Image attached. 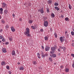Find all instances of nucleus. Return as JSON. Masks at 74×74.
<instances>
[{"label": "nucleus", "instance_id": "f257e3e1", "mask_svg": "<svg viewBox=\"0 0 74 74\" xmlns=\"http://www.w3.org/2000/svg\"><path fill=\"white\" fill-rule=\"evenodd\" d=\"M26 32H25L24 34L25 35H26L27 37H30L31 34H30V29L28 28H27L26 29Z\"/></svg>", "mask_w": 74, "mask_h": 74}, {"label": "nucleus", "instance_id": "f03ea898", "mask_svg": "<svg viewBox=\"0 0 74 74\" xmlns=\"http://www.w3.org/2000/svg\"><path fill=\"white\" fill-rule=\"evenodd\" d=\"M44 26L45 27H47L48 26V22L47 21L44 22Z\"/></svg>", "mask_w": 74, "mask_h": 74}, {"label": "nucleus", "instance_id": "7ed1b4c3", "mask_svg": "<svg viewBox=\"0 0 74 74\" xmlns=\"http://www.w3.org/2000/svg\"><path fill=\"white\" fill-rule=\"evenodd\" d=\"M38 11L40 12L41 14H43L44 12L43 9L42 8L39 10H38Z\"/></svg>", "mask_w": 74, "mask_h": 74}, {"label": "nucleus", "instance_id": "20e7f679", "mask_svg": "<svg viewBox=\"0 0 74 74\" xmlns=\"http://www.w3.org/2000/svg\"><path fill=\"white\" fill-rule=\"evenodd\" d=\"M42 58H45V56H48V54L46 53L45 54H44L43 53H42Z\"/></svg>", "mask_w": 74, "mask_h": 74}, {"label": "nucleus", "instance_id": "39448f33", "mask_svg": "<svg viewBox=\"0 0 74 74\" xmlns=\"http://www.w3.org/2000/svg\"><path fill=\"white\" fill-rule=\"evenodd\" d=\"M56 48H55V47H51V50L53 53H55V50H56Z\"/></svg>", "mask_w": 74, "mask_h": 74}, {"label": "nucleus", "instance_id": "423d86ee", "mask_svg": "<svg viewBox=\"0 0 74 74\" xmlns=\"http://www.w3.org/2000/svg\"><path fill=\"white\" fill-rule=\"evenodd\" d=\"M50 48V47H49V46L47 47L46 46V48H45L46 51H48L49 50Z\"/></svg>", "mask_w": 74, "mask_h": 74}, {"label": "nucleus", "instance_id": "0eeeda50", "mask_svg": "<svg viewBox=\"0 0 74 74\" xmlns=\"http://www.w3.org/2000/svg\"><path fill=\"white\" fill-rule=\"evenodd\" d=\"M2 7H3V8H5L7 7V4L5 3H2Z\"/></svg>", "mask_w": 74, "mask_h": 74}, {"label": "nucleus", "instance_id": "6e6552de", "mask_svg": "<svg viewBox=\"0 0 74 74\" xmlns=\"http://www.w3.org/2000/svg\"><path fill=\"white\" fill-rule=\"evenodd\" d=\"M50 56L52 58H56V54L54 53L52 55H50Z\"/></svg>", "mask_w": 74, "mask_h": 74}, {"label": "nucleus", "instance_id": "1a4fd4ad", "mask_svg": "<svg viewBox=\"0 0 74 74\" xmlns=\"http://www.w3.org/2000/svg\"><path fill=\"white\" fill-rule=\"evenodd\" d=\"M60 40L61 42H63V41H64V40L63 39V37H61L60 38Z\"/></svg>", "mask_w": 74, "mask_h": 74}, {"label": "nucleus", "instance_id": "9d476101", "mask_svg": "<svg viewBox=\"0 0 74 74\" xmlns=\"http://www.w3.org/2000/svg\"><path fill=\"white\" fill-rule=\"evenodd\" d=\"M2 51L3 52H4V53H6L7 52V51H6V49H5V48H3L2 49Z\"/></svg>", "mask_w": 74, "mask_h": 74}, {"label": "nucleus", "instance_id": "9b49d317", "mask_svg": "<svg viewBox=\"0 0 74 74\" xmlns=\"http://www.w3.org/2000/svg\"><path fill=\"white\" fill-rule=\"evenodd\" d=\"M11 30L12 32H14L15 31V29L14 28V27H11Z\"/></svg>", "mask_w": 74, "mask_h": 74}, {"label": "nucleus", "instance_id": "f8f14e48", "mask_svg": "<svg viewBox=\"0 0 74 74\" xmlns=\"http://www.w3.org/2000/svg\"><path fill=\"white\" fill-rule=\"evenodd\" d=\"M0 13L1 14H3V9H2V8H0Z\"/></svg>", "mask_w": 74, "mask_h": 74}, {"label": "nucleus", "instance_id": "ddd939ff", "mask_svg": "<svg viewBox=\"0 0 74 74\" xmlns=\"http://www.w3.org/2000/svg\"><path fill=\"white\" fill-rule=\"evenodd\" d=\"M4 13H5V14H7L8 13V10L6 9L4 10Z\"/></svg>", "mask_w": 74, "mask_h": 74}, {"label": "nucleus", "instance_id": "4468645a", "mask_svg": "<svg viewBox=\"0 0 74 74\" xmlns=\"http://www.w3.org/2000/svg\"><path fill=\"white\" fill-rule=\"evenodd\" d=\"M5 62L2 61L1 63V65H2V66H4V65H5Z\"/></svg>", "mask_w": 74, "mask_h": 74}, {"label": "nucleus", "instance_id": "2eb2a0df", "mask_svg": "<svg viewBox=\"0 0 74 74\" xmlns=\"http://www.w3.org/2000/svg\"><path fill=\"white\" fill-rule=\"evenodd\" d=\"M12 55L13 56L15 55V51L13 50L12 51Z\"/></svg>", "mask_w": 74, "mask_h": 74}, {"label": "nucleus", "instance_id": "dca6fc26", "mask_svg": "<svg viewBox=\"0 0 74 74\" xmlns=\"http://www.w3.org/2000/svg\"><path fill=\"white\" fill-rule=\"evenodd\" d=\"M69 8L70 10H71V9H72V6H71V5L70 4H69Z\"/></svg>", "mask_w": 74, "mask_h": 74}, {"label": "nucleus", "instance_id": "f3484780", "mask_svg": "<svg viewBox=\"0 0 74 74\" xmlns=\"http://www.w3.org/2000/svg\"><path fill=\"white\" fill-rule=\"evenodd\" d=\"M19 69L20 70H24V68H23V66H21L20 68Z\"/></svg>", "mask_w": 74, "mask_h": 74}, {"label": "nucleus", "instance_id": "a211bd4d", "mask_svg": "<svg viewBox=\"0 0 74 74\" xmlns=\"http://www.w3.org/2000/svg\"><path fill=\"white\" fill-rule=\"evenodd\" d=\"M48 4H52V1H51V0H50L48 1Z\"/></svg>", "mask_w": 74, "mask_h": 74}, {"label": "nucleus", "instance_id": "6ab92c4d", "mask_svg": "<svg viewBox=\"0 0 74 74\" xmlns=\"http://www.w3.org/2000/svg\"><path fill=\"white\" fill-rule=\"evenodd\" d=\"M45 40L46 41H47L48 40V37L47 36H45Z\"/></svg>", "mask_w": 74, "mask_h": 74}, {"label": "nucleus", "instance_id": "aec40b11", "mask_svg": "<svg viewBox=\"0 0 74 74\" xmlns=\"http://www.w3.org/2000/svg\"><path fill=\"white\" fill-rule=\"evenodd\" d=\"M55 10H57V11H59V8L56 6L55 7Z\"/></svg>", "mask_w": 74, "mask_h": 74}, {"label": "nucleus", "instance_id": "412c9836", "mask_svg": "<svg viewBox=\"0 0 74 74\" xmlns=\"http://www.w3.org/2000/svg\"><path fill=\"white\" fill-rule=\"evenodd\" d=\"M1 22H2V23L4 24V23H5V21H4L3 19H2L1 20Z\"/></svg>", "mask_w": 74, "mask_h": 74}, {"label": "nucleus", "instance_id": "4be33fe9", "mask_svg": "<svg viewBox=\"0 0 74 74\" xmlns=\"http://www.w3.org/2000/svg\"><path fill=\"white\" fill-rule=\"evenodd\" d=\"M60 48H61V49L63 48V51H65V49H66V48H65L64 47H60Z\"/></svg>", "mask_w": 74, "mask_h": 74}, {"label": "nucleus", "instance_id": "5701e85b", "mask_svg": "<svg viewBox=\"0 0 74 74\" xmlns=\"http://www.w3.org/2000/svg\"><path fill=\"white\" fill-rule=\"evenodd\" d=\"M65 71L67 73H68V72H69V69L67 68H66L65 70Z\"/></svg>", "mask_w": 74, "mask_h": 74}, {"label": "nucleus", "instance_id": "b1692460", "mask_svg": "<svg viewBox=\"0 0 74 74\" xmlns=\"http://www.w3.org/2000/svg\"><path fill=\"white\" fill-rule=\"evenodd\" d=\"M33 63L34 64L36 65L37 64V62L35 61H34L33 62Z\"/></svg>", "mask_w": 74, "mask_h": 74}, {"label": "nucleus", "instance_id": "393cba45", "mask_svg": "<svg viewBox=\"0 0 74 74\" xmlns=\"http://www.w3.org/2000/svg\"><path fill=\"white\" fill-rule=\"evenodd\" d=\"M58 5H59V4L56 2L55 3H54V5H55L56 6H58Z\"/></svg>", "mask_w": 74, "mask_h": 74}, {"label": "nucleus", "instance_id": "a878e982", "mask_svg": "<svg viewBox=\"0 0 74 74\" xmlns=\"http://www.w3.org/2000/svg\"><path fill=\"white\" fill-rule=\"evenodd\" d=\"M29 22L30 24H32V22H33V21H32V20H29Z\"/></svg>", "mask_w": 74, "mask_h": 74}, {"label": "nucleus", "instance_id": "bb28decb", "mask_svg": "<svg viewBox=\"0 0 74 74\" xmlns=\"http://www.w3.org/2000/svg\"><path fill=\"white\" fill-rule=\"evenodd\" d=\"M49 59L50 61H51V62H52V58L49 57Z\"/></svg>", "mask_w": 74, "mask_h": 74}, {"label": "nucleus", "instance_id": "cd10ccee", "mask_svg": "<svg viewBox=\"0 0 74 74\" xmlns=\"http://www.w3.org/2000/svg\"><path fill=\"white\" fill-rule=\"evenodd\" d=\"M71 34L72 36L74 35V32L73 31H71Z\"/></svg>", "mask_w": 74, "mask_h": 74}, {"label": "nucleus", "instance_id": "c85d7f7f", "mask_svg": "<svg viewBox=\"0 0 74 74\" xmlns=\"http://www.w3.org/2000/svg\"><path fill=\"white\" fill-rule=\"evenodd\" d=\"M51 15L52 17H55V14H54L53 13L51 14Z\"/></svg>", "mask_w": 74, "mask_h": 74}, {"label": "nucleus", "instance_id": "c756f323", "mask_svg": "<svg viewBox=\"0 0 74 74\" xmlns=\"http://www.w3.org/2000/svg\"><path fill=\"white\" fill-rule=\"evenodd\" d=\"M65 21H68L69 20V18L68 17L66 18H65Z\"/></svg>", "mask_w": 74, "mask_h": 74}, {"label": "nucleus", "instance_id": "7c9ffc66", "mask_svg": "<svg viewBox=\"0 0 74 74\" xmlns=\"http://www.w3.org/2000/svg\"><path fill=\"white\" fill-rule=\"evenodd\" d=\"M9 38V39L10 41H12V37Z\"/></svg>", "mask_w": 74, "mask_h": 74}, {"label": "nucleus", "instance_id": "2f4dec72", "mask_svg": "<svg viewBox=\"0 0 74 74\" xmlns=\"http://www.w3.org/2000/svg\"><path fill=\"white\" fill-rule=\"evenodd\" d=\"M9 27V26H8V25H7L5 26V28H6V29H8V28Z\"/></svg>", "mask_w": 74, "mask_h": 74}, {"label": "nucleus", "instance_id": "473e14b6", "mask_svg": "<svg viewBox=\"0 0 74 74\" xmlns=\"http://www.w3.org/2000/svg\"><path fill=\"white\" fill-rule=\"evenodd\" d=\"M6 69L7 70H9L10 69V67L8 66H7L6 67Z\"/></svg>", "mask_w": 74, "mask_h": 74}, {"label": "nucleus", "instance_id": "72a5a7b5", "mask_svg": "<svg viewBox=\"0 0 74 74\" xmlns=\"http://www.w3.org/2000/svg\"><path fill=\"white\" fill-rule=\"evenodd\" d=\"M55 37H56V38H57V37H58V36L57 35V34H56L55 33Z\"/></svg>", "mask_w": 74, "mask_h": 74}, {"label": "nucleus", "instance_id": "f704fd0d", "mask_svg": "<svg viewBox=\"0 0 74 74\" xmlns=\"http://www.w3.org/2000/svg\"><path fill=\"white\" fill-rule=\"evenodd\" d=\"M37 56H40V53H37Z\"/></svg>", "mask_w": 74, "mask_h": 74}, {"label": "nucleus", "instance_id": "c9c22d12", "mask_svg": "<svg viewBox=\"0 0 74 74\" xmlns=\"http://www.w3.org/2000/svg\"><path fill=\"white\" fill-rule=\"evenodd\" d=\"M2 41H3V42H4L5 41V39L4 38H3V39L2 40Z\"/></svg>", "mask_w": 74, "mask_h": 74}, {"label": "nucleus", "instance_id": "e433bc0d", "mask_svg": "<svg viewBox=\"0 0 74 74\" xmlns=\"http://www.w3.org/2000/svg\"><path fill=\"white\" fill-rule=\"evenodd\" d=\"M40 31L41 32H44V29H41L40 30Z\"/></svg>", "mask_w": 74, "mask_h": 74}, {"label": "nucleus", "instance_id": "4c0bfd02", "mask_svg": "<svg viewBox=\"0 0 74 74\" xmlns=\"http://www.w3.org/2000/svg\"><path fill=\"white\" fill-rule=\"evenodd\" d=\"M31 27L32 29H35V28L34 27V26H32Z\"/></svg>", "mask_w": 74, "mask_h": 74}, {"label": "nucleus", "instance_id": "58836bf2", "mask_svg": "<svg viewBox=\"0 0 74 74\" xmlns=\"http://www.w3.org/2000/svg\"><path fill=\"white\" fill-rule=\"evenodd\" d=\"M3 38V36H0V39H2Z\"/></svg>", "mask_w": 74, "mask_h": 74}, {"label": "nucleus", "instance_id": "ea45409f", "mask_svg": "<svg viewBox=\"0 0 74 74\" xmlns=\"http://www.w3.org/2000/svg\"><path fill=\"white\" fill-rule=\"evenodd\" d=\"M71 56H72L74 58V54H71Z\"/></svg>", "mask_w": 74, "mask_h": 74}, {"label": "nucleus", "instance_id": "a19ab883", "mask_svg": "<svg viewBox=\"0 0 74 74\" xmlns=\"http://www.w3.org/2000/svg\"><path fill=\"white\" fill-rule=\"evenodd\" d=\"M47 11L48 12H49V9H47Z\"/></svg>", "mask_w": 74, "mask_h": 74}, {"label": "nucleus", "instance_id": "79ce46f5", "mask_svg": "<svg viewBox=\"0 0 74 74\" xmlns=\"http://www.w3.org/2000/svg\"><path fill=\"white\" fill-rule=\"evenodd\" d=\"M60 48L58 49V52H60Z\"/></svg>", "mask_w": 74, "mask_h": 74}, {"label": "nucleus", "instance_id": "37998d69", "mask_svg": "<svg viewBox=\"0 0 74 74\" xmlns=\"http://www.w3.org/2000/svg\"><path fill=\"white\" fill-rule=\"evenodd\" d=\"M8 44H9L8 42H6L5 43V44H6V45H8Z\"/></svg>", "mask_w": 74, "mask_h": 74}, {"label": "nucleus", "instance_id": "c03bdc74", "mask_svg": "<svg viewBox=\"0 0 74 74\" xmlns=\"http://www.w3.org/2000/svg\"><path fill=\"white\" fill-rule=\"evenodd\" d=\"M3 32V29H0V32L1 33V32Z\"/></svg>", "mask_w": 74, "mask_h": 74}, {"label": "nucleus", "instance_id": "a18cd8bd", "mask_svg": "<svg viewBox=\"0 0 74 74\" xmlns=\"http://www.w3.org/2000/svg\"><path fill=\"white\" fill-rule=\"evenodd\" d=\"M19 21H22V18H20Z\"/></svg>", "mask_w": 74, "mask_h": 74}, {"label": "nucleus", "instance_id": "49530a36", "mask_svg": "<svg viewBox=\"0 0 74 74\" xmlns=\"http://www.w3.org/2000/svg\"><path fill=\"white\" fill-rule=\"evenodd\" d=\"M50 53L51 54V55H52L53 54V53L52 52V51H51L50 52Z\"/></svg>", "mask_w": 74, "mask_h": 74}, {"label": "nucleus", "instance_id": "de8ad7c7", "mask_svg": "<svg viewBox=\"0 0 74 74\" xmlns=\"http://www.w3.org/2000/svg\"><path fill=\"white\" fill-rule=\"evenodd\" d=\"M42 49H44V47L42 46L41 47Z\"/></svg>", "mask_w": 74, "mask_h": 74}, {"label": "nucleus", "instance_id": "09e8293b", "mask_svg": "<svg viewBox=\"0 0 74 74\" xmlns=\"http://www.w3.org/2000/svg\"><path fill=\"white\" fill-rule=\"evenodd\" d=\"M28 5H29V6H31V4L30 3H29Z\"/></svg>", "mask_w": 74, "mask_h": 74}, {"label": "nucleus", "instance_id": "8fccbe9b", "mask_svg": "<svg viewBox=\"0 0 74 74\" xmlns=\"http://www.w3.org/2000/svg\"><path fill=\"white\" fill-rule=\"evenodd\" d=\"M60 68H61V69H62V68H63V66H61Z\"/></svg>", "mask_w": 74, "mask_h": 74}, {"label": "nucleus", "instance_id": "3c124183", "mask_svg": "<svg viewBox=\"0 0 74 74\" xmlns=\"http://www.w3.org/2000/svg\"><path fill=\"white\" fill-rule=\"evenodd\" d=\"M12 16H13V17H15V14H12Z\"/></svg>", "mask_w": 74, "mask_h": 74}, {"label": "nucleus", "instance_id": "603ef678", "mask_svg": "<svg viewBox=\"0 0 74 74\" xmlns=\"http://www.w3.org/2000/svg\"><path fill=\"white\" fill-rule=\"evenodd\" d=\"M72 45L73 47H74V43L72 44Z\"/></svg>", "mask_w": 74, "mask_h": 74}, {"label": "nucleus", "instance_id": "864d4df0", "mask_svg": "<svg viewBox=\"0 0 74 74\" xmlns=\"http://www.w3.org/2000/svg\"><path fill=\"white\" fill-rule=\"evenodd\" d=\"M9 74H11V72L10 71H9Z\"/></svg>", "mask_w": 74, "mask_h": 74}, {"label": "nucleus", "instance_id": "5fc2aeb1", "mask_svg": "<svg viewBox=\"0 0 74 74\" xmlns=\"http://www.w3.org/2000/svg\"><path fill=\"white\" fill-rule=\"evenodd\" d=\"M50 30L51 32H52V29L50 28Z\"/></svg>", "mask_w": 74, "mask_h": 74}, {"label": "nucleus", "instance_id": "6e6d98bb", "mask_svg": "<svg viewBox=\"0 0 74 74\" xmlns=\"http://www.w3.org/2000/svg\"><path fill=\"white\" fill-rule=\"evenodd\" d=\"M72 66H73V68H74V64H72Z\"/></svg>", "mask_w": 74, "mask_h": 74}, {"label": "nucleus", "instance_id": "4d7b16f0", "mask_svg": "<svg viewBox=\"0 0 74 74\" xmlns=\"http://www.w3.org/2000/svg\"><path fill=\"white\" fill-rule=\"evenodd\" d=\"M61 18H63V15H61Z\"/></svg>", "mask_w": 74, "mask_h": 74}, {"label": "nucleus", "instance_id": "13d9d810", "mask_svg": "<svg viewBox=\"0 0 74 74\" xmlns=\"http://www.w3.org/2000/svg\"><path fill=\"white\" fill-rule=\"evenodd\" d=\"M38 57L39 59H40V56H38Z\"/></svg>", "mask_w": 74, "mask_h": 74}, {"label": "nucleus", "instance_id": "bf43d9fd", "mask_svg": "<svg viewBox=\"0 0 74 74\" xmlns=\"http://www.w3.org/2000/svg\"><path fill=\"white\" fill-rule=\"evenodd\" d=\"M54 65H55L56 64V63L55 62L54 63Z\"/></svg>", "mask_w": 74, "mask_h": 74}, {"label": "nucleus", "instance_id": "052dcab7", "mask_svg": "<svg viewBox=\"0 0 74 74\" xmlns=\"http://www.w3.org/2000/svg\"><path fill=\"white\" fill-rule=\"evenodd\" d=\"M67 31L65 32V34H67Z\"/></svg>", "mask_w": 74, "mask_h": 74}, {"label": "nucleus", "instance_id": "680f3d73", "mask_svg": "<svg viewBox=\"0 0 74 74\" xmlns=\"http://www.w3.org/2000/svg\"><path fill=\"white\" fill-rule=\"evenodd\" d=\"M1 15H0V19H1Z\"/></svg>", "mask_w": 74, "mask_h": 74}, {"label": "nucleus", "instance_id": "e2e57ef3", "mask_svg": "<svg viewBox=\"0 0 74 74\" xmlns=\"http://www.w3.org/2000/svg\"><path fill=\"white\" fill-rule=\"evenodd\" d=\"M59 56H60V54L59 53L58 54Z\"/></svg>", "mask_w": 74, "mask_h": 74}, {"label": "nucleus", "instance_id": "0e129e2a", "mask_svg": "<svg viewBox=\"0 0 74 74\" xmlns=\"http://www.w3.org/2000/svg\"><path fill=\"white\" fill-rule=\"evenodd\" d=\"M18 64H20V63L19 62H18Z\"/></svg>", "mask_w": 74, "mask_h": 74}, {"label": "nucleus", "instance_id": "69168bd1", "mask_svg": "<svg viewBox=\"0 0 74 74\" xmlns=\"http://www.w3.org/2000/svg\"><path fill=\"white\" fill-rule=\"evenodd\" d=\"M74 40H73L72 41V42H74Z\"/></svg>", "mask_w": 74, "mask_h": 74}, {"label": "nucleus", "instance_id": "338daca9", "mask_svg": "<svg viewBox=\"0 0 74 74\" xmlns=\"http://www.w3.org/2000/svg\"><path fill=\"white\" fill-rule=\"evenodd\" d=\"M0 42H1V41H0Z\"/></svg>", "mask_w": 74, "mask_h": 74}, {"label": "nucleus", "instance_id": "774afa93", "mask_svg": "<svg viewBox=\"0 0 74 74\" xmlns=\"http://www.w3.org/2000/svg\"><path fill=\"white\" fill-rule=\"evenodd\" d=\"M73 32H74V29H73Z\"/></svg>", "mask_w": 74, "mask_h": 74}]
</instances>
